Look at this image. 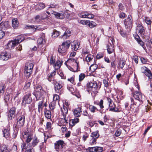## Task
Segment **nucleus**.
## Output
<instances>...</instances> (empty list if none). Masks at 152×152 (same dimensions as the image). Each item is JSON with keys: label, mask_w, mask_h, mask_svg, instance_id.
Segmentation results:
<instances>
[{"label": "nucleus", "mask_w": 152, "mask_h": 152, "mask_svg": "<svg viewBox=\"0 0 152 152\" xmlns=\"http://www.w3.org/2000/svg\"><path fill=\"white\" fill-rule=\"evenodd\" d=\"M94 104L99 105L101 109H102V110H100V113H102L105 112V111H103L104 110V107L103 105V100L101 99L100 101L98 102H94Z\"/></svg>", "instance_id": "obj_23"}, {"label": "nucleus", "mask_w": 152, "mask_h": 152, "mask_svg": "<svg viewBox=\"0 0 152 152\" xmlns=\"http://www.w3.org/2000/svg\"><path fill=\"white\" fill-rule=\"evenodd\" d=\"M34 66V64L31 61H28L25 64L24 69H29L32 70Z\"/></svg>", "instance_id": "obj_25"}, {"label": "nucleus", "mask_w": 152, "mask_h": 152, "mask_svg": "<svg viewBox=\"0 0 152 152\" xmlns=\"http://www.w3.org/2000/svg\"><path fill=\"white\" fill-rule=\"evenodd\" d=\"M16 109V108L15 107H12L10 109L9 111L8 115L9 119H11L15 117Z\"/></svg>", "instance_id": "obj_17"}, {"label": "nucleus", "mask_w": 152, "mask_h": 152, "mask_svg": "<svg viewBox=\"0 0 152 152\" xmlns=\"http://www.w3.org/2000/svg\"><path fill=\"white\" fill-rule=\"evenodd\" d=\"M125 64V61H123L121 60H120L118 64V67H119L121 69H122L124 67Z\"/></svg>", "instance_id": "obj_46"}, {"label": "nucleus", "mask_w": 152, "mask_h": 152, "mask_svg": "<svg viewBox=\"0 0 152 152\" xmlns=\"http://www.w3.org/2000/svg\"><path fill=\"white\" fill-rule=\"evenodd\" d=\"M88 20H82L80 21V23L84 25H87L88 24Z\"/></svg>", "instance_id": "obj_53"}, {"label": "nucleus", "mask_w": 152, "mask_h": 152, "mask_svg": "<svg viewBox=\"0 0 152 152\" xmlns=\"http://www.w3.org/2000/svg\"><path fill=\"white\" fill-rule=\"evenodd\" d=\"M50 12L47 11V13L49 15H50V14L54 15L58 19H63L64 18V15L63 14L60 13L53 10H50Z\"/></svg>", "instance_id": "obj_10"}, {"label": "nucleus", "mask_w": 152, "mask_h": 152, "mask_svg": "<svg viewBox=\"0 0 152 152\" xmlns=\"http://www.w3.org/2000/svg\"><path fill=\"white\" fill-rule=\"evenodd\" d=\"M52 125L50 122H48L46 123V129L48 130H50L51 129Z\"/></svg>", "instance_id": "obj_58"}, {"label": "nucleus", "mask_w": 152, "mask_h": 152, "mask_svg": "<svg viewBox=\"0 0 152 152\" xmlns=\"http://www.w3.org/2000/svg\"><path fill=\"white\" fill-rule=\"evenodd\" d=\"M70 34L71 31L69 30H66L64 34L60 36V37L63 38V39H66L68 37L70 36Z\"/></svg>", "instance_id": "obj_29"}, {"label": "nucleus", "mask_w": 152, "mask_h": 152, "mask_svg": "<svg viewBox=\"0 0 152 152\" xmlns=\"http://www.w3.org/2000/svg\"><path fill=\"white\" fill-rule=\"evenodd\" d=\"M89 108L90 111L92 113H95L98 110L96 107L92 105H90Z\"/></svg>", "instance_id": "obj_35"}, {"label": "nucleus", "mask_w": 152, "mask_h": 152, "mask_svg": "<svg viewBox=\"0 0 152 152\" xmlns=\"http://www.w3.org/2000/svg\"><path fill=\"white\" fill-rule=\"evenodd\" d=\"M93 56L91 54L88 55L86 58V60L87 62H90L93 58Z\"/></svg>", "instance_id": "obj_44"}, {"label": "nucleus", "mask_w": 152, "mask_h": 152, "mask_svg": "<svg viewBox=\"0 0 152 152\" xmlns=\"http://www.w3.org/2000/svg\"><path fill=\"white\" fill-rule=\"evenodd\" d=\"M121 132V130L120 129H118L115 132V135L116 137H118L120 135Z\"/></svg>", "instance_id": "obj_59"}, {"label": "nucleus", "mask_w": 152, "mask_h": 152, "mask_svg": "<svg viewBox=\"0 0 152 152\" xmlns=\"http://www.w3.org/2000/svg\"><path fill=\"white\" fill-rule=\"evenodd\" d=\"M23 137L24 138L26 139V142L28 143H29L32 139V136L27 132L24 133L23 134Z\"/></svg>", "instance_id": "obj_18"}, {"label": "nucleus", "mask_w": 152, "mask_h": 152, "mask_svg": "<svg viewBox=\"0 0 152 152\" xmlns=\"http://www.w3.org/2000/svg\"><path fill=\"white\" fill-rule=\"evenodd\" d=\"M99 134L98 131H96L92 132L91 135V137L92 138L97 139L99 137Z\"/></svg>", "instance_id": "obj_43"}, {"label": "nucleus", "mask_w": 152, "mask_h": 152, "mask_svg": "<svg viewBox=\"0 0 152 152\" xmlns=\"http://www.w3.org/2000/svg\"><path fill=\"white\" fill-rule=\"evenodd\" d=\"M68 80L69 81H70L71 83L74 85L75 84V79L73 77H72L70 78H68Z\"/></svg>", "instance_id": "obj_60"}, {"label": "nucleus", "mask_w": 152, "mask_h": 152, "mask_svg": "<svg viewBox=\"0 0 152 152\" xmlns=\"http://www.w3.org/2000/svg\"><path fill=\"white\" fill-rule=\"evenodd\" d=\"M82 112L81 107H78L75 108L73 111L74 115L75 117H79L81 115Z\"/></svg>", "instance_id": "obj_20"}, {"label": "nucleus", "mask_w": 152, "mask_h": 152, "mask_svg": "<svg viewBox=\"0 0 152 152\" xmlns=\"http://www.w3.org/2000/svg\"><path fill=\"white\" fill-rule=\"evenodd\" d=\"M124 23L127 28H131L132 27V16L129 15L128 18L124 20Z\"/></svg>", "instance_id": "obj_9"}, {"label": "nucleus", "mask_w": 152, "mask_h": 152, "mask_svg": "<svg viewBox=\"0 0 152 152\" xmlns=\"http://www.w3.org/2000/svg\"><path fill=\"white\" fill-rule=\"evenodd\" d=\"M25 121V115L23 114L19 116L18 119L17 123V126L19 128L23 126Z\"/></svg>", "instance_id": "obj_7"}, {"label": "nucleus", "mask_w": 152, "mask_h": 152, "mask_svg": "<svg viewBox=\"0 0 152 152\" xmlns=\"http://www.w3.org/2000/svg\"><path fill=\"white\" fill-rule=\"evenodd\" d=\"M63 61L60 60H58L56 63L55 64L54 67L56 70L59 69L62 64Z\"/></svg>", "instance_id": "obj_32"}, {"label": "nucleus", "mask_w": 152, "mask_h": 152, "mask_svg": "<svg viewBox=\"0 0 152 152\" xmlns=\"http://www.w3.org/2000/svg\"><path fill=\"white\" fill-rule=\"evenodd\" d=\"M12 26L14 28H16L19 26V23L17 18H15L12 20Z\"/></svg>", "instance_id": "obj_30"}, {"label": "nucleus", "mask_w": 152, "mask_h": 152, "mask_svg": "<svg viewBox=\"0 0 152 152\" xmlns=\"http://www.w3.org/2000/svg\"><path fill=\"white\" fill-rule=\"evenodd\" d=\"M45 93V91L43 90L42 86L41 85H38L36 87L35 92H34L33 94L35 96L36 100H37Z\"/></svg>", "instance_id": "obj_2"}, {"label": "nucleus", "mask_w": 152, "mask_h": 152, "mask_svg": "<svg viewBox=\"0 0 152 152\" xmlns=\"http://www.w3.org/2000/svg\"><path fill=\"white\" fill-rule=\"evenodd\" d=\"M109 107L110 108L109 110L110 111L115 112H119V109L117 107H116V105L113 102L111 104H109Z\"/></svg>", "instance_id": "obj_19"}, {"label": "nucleus", "mask_w": 152, "mask_h": 152, "mask_svg": "<svg viewBox=\"0 0 152 152\" xmlns=\"http://www.w3.org/2000/svg\"><path fill=\"white\" fill-rule=\"evenodd\" d=\"M39 10H41L45 7V5L44 3H39L37 4Z\"/></svg>", "instance_id": "obj_52"}, {"label": "nucleus", "mask_w": 152, "mask_h": 152, "mask_svg": "<svg viewBox=\"0 0 152 152\" xmlns=\"http://www.w3.org/2000/svg\"><path fill=\"white\" fill-rule=\"evenodd\" d=\"M80 43L78 42L74 41L71 44L72 49V50H77L79 47Z\"/></svg>", "instance_id": "obj_24"}, {"label": "nucleus", "mask_w": 152, "mask_h": 152, "mask_svg": "<svg viewBox=\"0 0 152 152\" xmlns=\"http://www.w3.org/2000/svg\"><path fill=\"white\" fill-rule=\"evenodd\" d=\"M16 42L14 40L10 41L8 43L7 46L9 48H13L14 47L17 45Z\"/></svg>", "instance_id": "obj_34"}, {"label": "nucleus", "mask_w": 152, "mask_h": 152, "mask_svg": "<svg viewBox=\"0 0 152 152\" xmlns=\"http://www.w3.org/2000/svg\"><path fill=\"white\" fill-rule=\"evenodd\" d=\"M59 99V96L57 94H54L53 97V101H55L56 103H58Z\"/></svg>", "instance_id": "obj_50"}, {"label": "nucleus", "mask_w": 152, "mask_h": 152, "mask_svg": "<svg viewBox=\"0 0 152 152\" xmlns=\"http://www.w3.org/2000/svg\"><path fill=\"white\" fill-rule=\"evenodd\" d=\"M89 151L90 152H102L103 148L100 147H93L89 148Z\"/></svg>", "instance_id": "obj_21"}, {"label": "nucleus", "mask_w": 152, "mask_h": 152, "mask_svg": "<svg viewBox=\"0 0 152 152\" xmlns=\"http://www.w3.org/2000/svg\"><path fill=\"white\" fill-rule=\"evenodd\" d=\"M26 29H29L32 30V31L34 32L37 28V27L36 26H34V25H27L25 27Z\"/></svg>", "instance_id": "obj_42"}, {"label": "nucleus", "mask_w": 152, "mask_h": 152, "mask_svg": "<svg viewBox=\"0 0 152 152\" xmlns=\"http://www.w3.org/2000/svg\"><path fill=\"white\" fill-rule=\"evenodd\" d=\"M5 88L4 85L3 84H0V94L1 93H3L4 91Z\"/></svg>", "instance_id": "obj_54"}, {"label": "nucleus", "mask_w": 152, "mask_h": 152, "mask_svg": "<svg viewBox=\"0 0 152 152\" xmlns=\"http://www.w3.org/2000/svg\"><path fill=\"white\" fill-rule=\"evenodd\" d=\"M142 72L148 77L149 79H152V73L151 71L146 67H142L141 68Z\"/></svg>", "instance_id": "obj_12"}, {"label": "nucleus", "mask_w": 152, "mask_h": 152, "mask_svg": "<svg viewBox=\"0 0 152 152\" xmlns=\"http://www.w3.org/2000/svg\"><path fill=\"white\" fill-rule=\"evenodd\" d=\"M108 79H104L103 80V83L104 84V86L106 87H107L109 86V83H108Z\"/></svg>", "instance_id": "obj_57"}, {"label": "nucleus", "mask_w": 152, "mask_h": 152, "mask_svg": "<svg viewBox=\"0 0 152 152\" xmlns=\"http://www.w3.org/2000/svg\"><path fill=\"white\" fill-rule=\"evenodd\" d=\"M133 96L136 100V102H133V104L136 105L137 107L139 106L144 100V95L140 92L135 91L133 93Z\"/></svg>", "instance_id": "obj_1"}, {"label": "nucleus", "mask_w": 152, "mask_h": 152, "mask_svg": "<svg viewBox=\"0 0 152 152\" xmlns=\"http://www.w3.org/2000/svg\"><path fill=\"white\" fill-rule=\"evenodd\" d=\"M88 26L90 28H92L96 26V24L94 22L89 21Z\"/></svg>", "instance_id": "obj_49"}, {"label": "nucleus", "mask_w": 152, "mask_h": 152, "mask_svg": "<svg viewBox=\"0 0 152 152\" xmlns=\"http://www.w3.org/2000/svg\"><path fill=\"white\" fill-rule=\"evenodd\" d=\"M71 42L70 41H66V42H63L61 45L63 46L65 49L67 50L70 46Z\"/></svg>", "instance_id": "obj_36"}, {"label": "nucleus", "mask_w": 152, "mask_h": 152, "mask_svg": "<svg viewBox=\"0 0 152 152\" xmlns=\"http://www.w3.org/2000/svg\"><path fill=\"white\" fill-rule=\"evenodd\" d=\"M99 88L98 87L95 88L91 90H88V91L91 93L92 96L94 98L97 95L98 93Z\"/></svg>", "instance_id": "obj_22"}, {"label": "nucleus", "mask_w": 152, "mask_h": 152, "mask_svg": "<svg viewBox=\"0 0 152 152\" xmlns=\"http://www.w3.org/2000/svg\"><path fill=\"white\" fill-rule=\"evenodd\" d=\"M67 50L63 46H60L58 49V51L59 53L61 54L62 55H65L66 54Z\"/></svg>", "instance_id": "obj_27"}, {"label": "nucleus", "mask_w": 152, "mask_h": 152, "mask_svg": "<svg viewBox=\"0 0 152 152\" xmlns=\"http://www.w3.org/2000/svg\"><path fill=\"white\" fill-rule=\"evenodd\" d=\"M87 87L88 90H89L91 89L94 88H96L98 86L97 83L95 82H91L89 83Z\"/></svg>", "instance_id": "obj_26"}, {"label": "nucleus", "mask_w": 152, "mask_h": 152, "mask_svg": "<svg viewBox=\"0 0 152 152\" xmlns=\"http://www.w3.org/2000/svg\"><path fill=\"white\" fill-rule=\"evenodd\" d=\"M54 85V88L56 93L61 94L63 93L62 87L63 84L60 82L58 83L56 81V83H53Z\"/></svg>", "instance_id": "obj_5"}, {"label": "nucleus", "mask_w": 152, "mask_h": 152, "mask_svg": "<svg viewBox=\"0 0 152 152\" xmlns=\"http://www.w3.org/2000/svg\"><path fill=\"white\" fill-rule=\"evenodd\" d=\"M137 30L139 32L140 36L142 38H148V35L145 32V28L140 24H139L137 26Z\"/></svg>", "instance_id": "obj_3"}, {"label": "nucleus", "mask_w": 152, "mask_h": 152, "mask_svg": "<svg viewBox=\"0 0 152 152\" xmlns=\"http://www.w3.org/2000/svg\"><path fill=\"white\" fill-rule=\"evenodd\" d=\"M67 62L72 64L73 65L74 69H72V71L75 72L77 71L78 68V63L75 59L70 58L68 60Z\"/></svg>", "instance_id": "obj_8"}, {"label": "nucleus", "mask_w": 152, "mask_h": 152, "mask_svg": "<svg viewBox=\"0 0 152 152\" xmlns=\"http://www.w3.org/2000/svg\"><path fill=\"white\" fill-rule=\"evenodd\" d=\"M43 101H42L39 102L38 104V111L39 113L42 111L43 107Z\"/></svg>", "instance_id": "obj_41"}, {"label": "nucleus", "mask_w": 152, "mask_h": 152, "mask_svg": "<svg viewBox=\"0 0 152 152\" xmlns=\"http://www.w3.org/2000/svg\"><path fill=\"white\" fill-rule=\"evenodd\" d=\"M97 139L94 138H92L91 139L89 143L91 144H94V143H96V140Z\"/></svg>", "instance_id": "obj_63"}, {"label": "nucleus", "mask_w": 152, "mask_h": 152, "mask_svg": "<svg viewBox=\"0 0 152 152\" xmlns=\"http://www.w3.org/2000/svg\"><path fill=\"white\" fill-rule=\"evenodd\" d=\"M64 143L62 140H59L55 144V148L57 151H59L63 148Z\"/></svg>", "instance_id": "obj_13"}, {"label": "nucleus", "mask_w": 152, "mask_h": 152, "mask_svg": "<svg viewBox=\"0 0 152 152\" xmlns=\"http://www.w3.org/2000/svg\"><path fill=\"white\" fill-rule=\"evenodd\" d=\"M104 56V54L102 53H99L97 54L96 56V58L99 59Z\"/></svg>", "instance_id": "obj_62"}, {"label": "nucleus", "mask_w": 152, "mask_h": 152, "mask_svg": "<svg viewBox=\"0 0 152 152\" xmlns=\"http://www.w3.org/2000/svg\"><path fill=\"white\" fill-rule=\"evenodd\" d=\"M56 71L55 70L53 71L52 72H51L50 74L48 75V79L50 82L52 83H56V80L54 77L55 75Z\"/></svg>", "instance_id": "obj_16"}, {"label": "nucleus", "mask_w": 152, "mask_h": 152, "mask_svg": "<svg viewBox=\"0 0 152 152\" xmlns=\"http://www.w3.org/2000/svg\"><path fill=\"white\" fill-rule=\"evenodd\" d=\"M31 94L30 92H27L23 97L22 103L24 105L26 104H30L32 101L31 97Z\"/></svg>", "instance_id": "obj_6"}, {"label": "nucleus", "mask_w": 152, "mask_h": 152, "mask_svg": "<svg viewBox=\"0 0 152 152\" xmlns=\"http://www.w3.org/2000/svg\"><path fill=\"white\" fill-rule=\"evenodd\" d=\"M31 85V83L30 82H28L25 84L23 89L24 90H26L28 89L29 87Z\"/></svg>", "instance_id": "obj_56"}, {"label": "nucleus", "mask_w": 152, "mask_h": 152, "mask_svg": "<svg viewBox=\"0 0 152 152\" xmlns=\"http://www.w3.org/2000/svg\"><path fill=\"white\" fill-rule=\"evenodd\" d=\"M94 15L91 14H88L87 13V18L92 19L94 18Z\"/></svg>", "instance_id": "obj_64"}, {"label": "nucleus", "mask_w": 152, "mask_h": 152, "mask_svg": "<svg viewBox=\"0 0 152 152\" xmlns=\"http://www.w3.org/2000/svg\"><path fill=\"white\" fill-rule=\"evenodd\" d=\"M46 41V40L42 37L38 38L37 40L38 47L40 49V50L42 52H44L46 50V48H43L45 45Z\"/></svg>", "instance_id": "obj_4"}, {"label": "nucleus", "mask_w": 152, "mask_h": 152, "mask_svg": "<svg viewBox=\"0 0 152 152\" xmlns=\"http://www.w3.org/2000/svg\"><path fill=\"white\" fill-rule=\"evenodd\" d=\"M68 109L67 107L63 106L62 108L61 109V111L62 112V119L64 121V122L67 123V120L66 119V115L68 113Z\"/></svg>", "instance_id": "obj_15"}, {"label": "nucleus", "mask_w": 152, "mask_h": 152, "mask_svg": "<svg viewBox=\"0 0 152 152\" xmlns=\"http://www.w3.org/2000/svg\"><path fill=\"white\" fill-rule=\"evenodd\" d=\"M60 34V32L56 30H54L52 33V37L53 38H56L58 37Z\"/></svg>", "instance_id": "obj_40"}, {"label": "nucleus", "mask_w": 152, "mask_h": 152, "mask_svg": "<svg viewBox=\"0 0 152 152\" xmlns=\"http://www.w3.org/2000/svg\"><path fill=\"white\" fill-rule=\"evenodd\" d=\"M32 70L29 69H24L25 75L27 78H28L32 73Z\"/></svg>", "instance_id": "obj_39"}, {"label": "nucleus", "mask_w": 152, "mask_h": 152, "mask_svg": "<svg viewBox=\"0 0 152 152\" xmlns=\"http://www.w3.org/2000/svg\"><path fill=\"white\" fill-rule=\"evenodd\" d=\"M97 68V65L96 64L91 65L89 68V69L92 72H94Z\"/></svg>", "instance_id": "obj_48"}, {"label": "nucleus", "mask_w": 152, "mask_h": 152, "mask_svg": "<svg viewBox=\"0 0 152 152\" xmlns=\"http://www.w3.org/2000/svg\"><path fill=\"white\" fill-rule=\"evenodd\" d=\"M3 132L4 134V137L7 139H9L10 137V130L9 129H4L3 131Z\"/></svg>", "instance_id": "obj_28"}, {"label": "nucleus", "mask_w": 152, "mask_h": 152, "mask_svg": "<svg viewBox=\"0 0 152 152\" xmlns=\"http://www.w3.org/2000/svg\"><path fill=\"white\" fill-rule=\"evenodd\" d=\"M29 145L28 143L26 142H23L21 145L22 150L24 152H34V149L33 148L27 149Z\"/></svg>", "instance_id": "obj_11"}, {"label": "nucleus", "mask_w": 152, "mask_h": 152, "mask_svg": "<svg viewBox=\"0 0 152 152\" xmlns=\"http://www.w3.org/2000/svg\"><path fill=\"white\" fill-rule=\"evenodd\" d=\"M11 57L10 53L6 52L1 53L0 55V58L3 61H7Z\"/></svg>", "instance_id": "obj_14"}, {"label": "nucleus", "mask_w": 152, "mask_h": 152, "mask_svg": "<svg viewBox=\"0 0 152 152\" xmlns=\"http://www.w3.org/2000/svg\"><path fill=\"white\" fill-rule=\"evenodd\" d=\"M0 152H10V151L6 145L2 144L0 145Z\"/></svg>", "instance_id": "obj_31"}, {"label": "nucleus", "mask_w": 152, "mask_h": 152, "mask_svg": "<svg viewBox=\"0 0 152 152\" xmlns=\"http://www.w3.org/2000/svg\"><path fill=\"white\" fill-rule=\"evenodd\" d=\"M39 142V140L37 137H34L33 139L32 143V146L34 147L37 145L38 143Z\"/></svg>", "instance_id": "obj_37"}, {"label": "nucleus", "mask_w": 152, "mask_h": 152, "mask_svg": "<svg viewBox=\"0 0 152 152\" xmlns=\"http://www.w3.org/2000/svg\"><path fill=\"white\" fill-rule=\"evenodd\" d=\"M145 22L147 24L151 25V22L150 19L148 18H146L145 19Z\"/></svg>", "instance_id": "obj_61"}, {"label": "nucleus", "mask_w": 152, "mask_h": 152, "mask_svg": "<svg viewBox=\"0 0 152 152\" xmlns=\"http://www.w3.org/2000/svg\"><path fill=\"white\" fill-rule=\"evenodd\" d=\"M56 103L55 101L50 102L49 105V107L51 110H53L55 107Z\"/></svg>", "instance_id": "obj_47"}, {"label": "nucleus", "mask_w": 152, "mask_h": 152, "mask_svg": "<svg viewBox=\"0 0 152 152\" xmlns=\"http://www.w3.org/2000/svg\"><path fill=\"white\" fill-rule=\"evenodd\" d=\"M23 40V37L21 35L18 36L17 38L14 40L15 41H16L17 45L19 44V43L21 42Z\"/></svg>", "instance_id": "obj_38"}, {"label": "nucleus", "mask_w": 152, "mask_h": 152, "mask_svg": "<svg viewBox=\"0 0 152 152\" xmlns=\"http://www.w3.org/2000/svg\"><path fill=\"white\" fill-rule=\"evenodd\" d=\"M45 116L48 119H50L51 117V113L50 111L45 109L44 111Z\"/></svg>", "instance_id": "obj_33"}, {"label": "nucleus", "mask_w": 152, "mask_h": 152, "mask_svg": "<svg viewBox=\"0 0 152 152\" xmlns=\"http://www.w3.org/2000/svg\"><path fill=\"white\" fill-rule=\"evenodd\" d=\"M136 39L137 41L138 42V43L140 44V45L143 48H144L145 47L144 44V42L141 41V40H140V37L139 36H138V38H135Z\"/></svg>", "instance_id": "obj_51"}, {"label": "nucleus", "mask_w": 152, "mask_h": 152, "mask_svg": "<svg viewBox=\"0 0 152 152\" xmlns=\"http://www.w3.org/2000/svg\"><path fill=\"white\" fill-rule=\"evenodd\" d=\"M107 52L109 54L111 53L113 51L114 49L113 47L110 44L107 46Z\"/></svg>", "instance_id": "obj_45"}, {"label": "nucleus", "mask_w": 152, "mask_h": 152, "mask_svg": "<svg viewBox=\"0 0 152 152\" xmlns=\"http://www.w3.org/2000/svg\"><path fill=\"white\" fill-rule=\"evenodd\" d=\"M85 77V75L84 73H81L79 75V81L80 82L83 80Z\"/></svg>", "instance_id": "obj_55"}]
</instances>
